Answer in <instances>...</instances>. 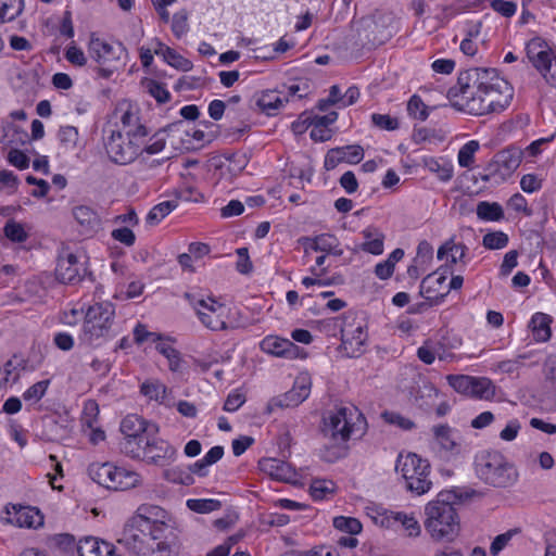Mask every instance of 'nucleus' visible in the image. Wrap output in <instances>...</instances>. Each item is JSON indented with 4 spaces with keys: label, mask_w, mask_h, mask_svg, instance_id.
Returning <instances> with one entry per match:
<instances>
[{
    "label": "nucleus",
    "mask_w": 556,
    "mask_h": 556,
    "mask_svg": "<svg viewBox=\"0 0 556 556\" xmlns=\"http://www.w3.org/2000/svg\"><path fill=\"white\" fill-rule=\"evenodd\" d=\"M450 94L456 109L481 116L506 110L514 98V88L496 70L476 67L459 74Z\"/></svg>",
    "instance_id": "obj_1"
},
{
    "label": "nucleus",
    "mask_w": 556,
    "mask_h": 556,
    "mask_svg": "<svg viewBox=\"0 0 556 556\" xmlns=\"http://www.w3.org/2000/svg\"><path fill=\"white\" fill-rule=\"evenodd\" d=\"M148 136L138 110L129 103H121L113 113V127L103 139L105 154L116 165L131 164L142 153Z\"/></svg>",
    "instance_id": "obj_2"
},
{
    "label": "nucleus",
    "mask_w": 556,
    "mask_h": 556,
    "mask_svg": "<svg viewBox=\"0 0 556 556\" xmlns=\"http://www.w3.org/2000/svg\"><path fill=\"white\" fill-rule=\"evenodd\" d=\"M366 421L355 406H340L330 410L323 420L321 432L329 446H325L323 457L334 462L342 457L346 450V442L365 432Z\"/></svg>",
    "instance_id": "obj_3"
},
{
    "label": "nucleus",
    "mask_w": 556,
    "mask_h": 556,
    "mask_svg": "<svg viewBox=\"0 0 556 556\" xmlns=\"http://www.w3.org/2000/svg\"><path fill=\"white\" fill-rule=\"evenodd\" d=\"M119 332L115 305L110 301H100L86 306L77 338L79 345L88 349H99Z\"/></svg>",
    "instance_id": "obj_4"
},
{
    "label": "nucleus",
    "mask_w": 556,
    "mask_h": 556,
    "mask_svg": "<svg viewBox=\"0 0 556 556\" xmlns=\"http://www.w3.org/2000/svg\"><path fill=\"white\" fill-rule=\"evenodd\" d=\"M453 491H441L425 506L424 526L429 536L437 542H453L460 530L458 514L453 506Z\"/></svg>",
    "instance_id": "obj_5"
},
{
    "label": "nucleus",
    "mask_w": 556,
    "mask_h": 556,
    "mask_svg": "<svg viewBox=\"0 0 556 556\" xmlns=\"http://www.w3.org/2000/svg\"><path fill=\"white\" fill-rule=\"evenodd\" d=\"M89 56L99 65V75L109 78L124 67L127 60V50L119 41L108 39L97 33H91L87 42Z\"/></svg>",
    "instance_id": "obj_6"
},
{
    "label": "nucleus",
    "mask_w": 556,
    "mask_h": 556,
    "mask_svg": "<svg viewBox=\"0 0 556 556\" xmlns=\"http://www.w3.org/2000/svg\"><path fill=\"white\" fill-rule=\"evenodd\" d=\"M118 543L137 556H173L174 547L166 541H161L159 534H152L147 529L135 526L134 520L126 525Z\"/></svg>",
    "instance_id": "obj_7"
},
{
    "label": "nucleus",
    "mask_w": 556,
    "mask_h": 556,
    "mask_svg": "<svg viewBox=\"0 0 556 556\" xmlns=\"http://www.w3.org/2000/svg\"><path fill=\"white\" fill-rule=\"evenodd\" d=\"M478 477L495 488H508L516 483L518 471L507 458L498 452H483L476 458Z\"/></svg>",
    "instance_id": "obj_8"
},
{
    "label": "nucleus",
    "mask_w": 556,
    "mask_h": 556,
    "mask_svg": "<svg viewBox=\"0 0 556 556\" xmlns=\"http://www.w3.org/2000/svg\"><path fill=\"white\" fill-rule=\"evenodd\" d=\"M200 323L212 331H223L236 327L232 309L212 296L186 294Z\"/></svg>",
    "instance_id": "obj_9"
},
{
    "label": "nucleus",
    "mask_w": 556,
    "mask_h": 556,
    "mask_svg": "<svg viewBox=\"0 0 556 556\" xmlns=\"http://www.w3.org/2000/svg\"><path fill=\"white\" fill-rule=\"evenodd\" d=\"M324 327L333 331L340 330V352L343 356L357 357L365 352L368 333L364 320L352 315H345L342 318L338 317L326 320Z\"/></svg>",
    "instance_id": "obj_10"
},
{
    "label": "nucleus",
    "mask_w": 556,
    "mask_h": 556,
    "mask_svg": "<svg viewBox=\"0 0 556 556\" xmlns=\"http://www.w3.org/2000/svg\"><path fill=\"white\" fill-rule=\"evenodd\" d=\"M395 470L405 481L406 489L417 495L428 493L432 488L430 464L415 453L400 454Z\"/></svg>",
    "instance_id": "obj_11"
},
{
    "label": "nucleus",
    "mask_w": 556,
    "mask_h": 556,
    "mask_svg": "<svg viewBox=\"0 0 556 556\" xmlns=\"http://www.w3.org/2000/svg\"><path fill=\"white\" fill-rule=\"evenodd\" d=\"M88 473L98 484L115 491L130 490L140 486L142 483V477L139 472L113 463L91 464Z\"/></svg>",
    "instance_id": "obj_12"
},
{
    "label": "nucleus",
    "mask_w": 556,
    "mask_h": 556,
    "mask_svg": "<svg viewBox=\"0 0 556 556\" xmlns=\"http://www.w3.org/2000/svg\"><path fill=\"white\" fill-rule=\"evenodd\" d=\"M531 64L540 72L547 84L556 86V50L542 37H533L526 45Z\"/></svg>",
    "instance_id": "obj_13"
},
{
    "label": "nucleus",
    "mask_w": 556,
    "mask_h": 556,
    "mask_svg": "<svg viewBox=\"0 0 556 556\" xmlns=\"http://www.w3.org/2000/svg\"><path fill=\"white\" fill-rule=\"evenodd\" d=\"M374 520L380 527L401 531L409 539H417L421 535V525L415 511L380 508L376 510Z\"/></svg>",
    "instance_id": "obj_14"
},
{
    "label": "nucleus",
    "mask_w": 556,
    "mask_h": 556,
    "mask_svg": "<svg viewBox=\"0 0 556 556\" xmlns=\"http://www.w3.org/2000/svg\"><path fill=\"white\" fill-rule=\"evenodd\" d=\"M311 388V377L307 374H300L295 378L291 390L283 394L274 396L267 402L265 413L271 415L281 409L299 406L309 396Z\"/></svg>",
    "instance_id": "obj_15"
},
{
    "label": "nucleus",
    "mask_w": 556,
    "mask_h": 556,
    "mask_svg": "<svg viewBox=\"0 0 556 556\" xmlns=\"http://www.w3.org/2000/svg\"><path fill=\"white\" fill-rule=\"evenodd\" d=\"M1 520L11 526L27 529H36L43 525V516L37 508L20 504L5 505Z\"/></svg>",
    "instance_id": "obj_16"
},
{
    "label": "nucleus",
    "mask_w": 556,
    "mask_h": 556,
    "mask_svg": "<svg viewBox=\"0 0 556 556\" xmlns=\"http://www.w3.org/2000/svg\"><path fill=\"white\" fill-rule=\"evenodd\" d=\"M261 350L269 355L286 359L305 358L303 349L295 345L287 338L276 334H268L260 342Z\"/></svg>",
    "instance_id": "obj_17"
},
{
    "label": "nucleus",
    "mask_w": 556,
    "mask_h": 556,
    "mask_svg": "<svg viewBox=\"0 0 556 556\" xmlns=\"http://www.w3.org/2000/svg\"><path fill=\"white\" fill-rule=\"evenodd\" d=\"M166 511L152 504L140 505L131 518L135 526L147 529L152 534H159L161 536L165 529Z\"/></svg>",
    "instance_id": "obj_18"
},
{
    "label": "nucleus",
    "mask_w": 556,
    "mask_h": 556,
    "mask_svg": "<svg viewBox=\"0 0 556 556\" xmlns=\"http://www.w3.org/2000/svg\"><path fill=\"white\" fill-rule=\"evenodd\" d=\"M434 443L448 456L462 453V441L459 433L447 425L432 427Z\"/></svg>",
    "instance_id": "obj_19"
},
{
    "label": "nucleus",
    "mask_w": 556,
    "mask_h": 556,
    "mask_svg": "<svg viewBox=\"0 0 556 556\" xmlns=\"http://www.w3.org/2000/svg\"><path fill=\"white\" fill-rule=\"evenodd\" d=\"M176 448L167 441L161 439H151L142 460L148 464L166 466L175 459Z\"/></svg>",
    "instance_id": "obj_20"
},
{
    "label": "nucleus",
    "mask_w": 556,
    "mask_h": 556,
    "mask_svg": "<svg viewBox=\"0 0 556 556\" xmlns=\"http://www.w3.org/2000/svg\"><path fill=\"white\" fill-rule=\"evenodd\" d=\"M362 241L355 245V251H362L375 256L384 251V232L377 226L369 225L359 232Z\"/></svg>",
    "instance_id": "obj_21"
},
{
    "label": "nucleus",
    "mask_w": 556,
    "mask_h": 556,
    "mask_svg": "<svg viewBox=\"0 0 556 556\" xmlns=\"http://www.w3.org/2000/svg\"><path fill=\"white\" fill-rule=\"evenodd\" d=\"M468 248L460 242H455L453 239L444 242L438 250V258L445 261L446 265H460L465 267L468 263L467 258Z\"/></svg>",
    "instance_id": "obj_22"
},
{
    "label": "nucleus",
    "mask_w": 556,
    "mask_h": 556,
    "mask_svg": "<svg viewBox=\"0 0 556 556\" xmlns=\"http://www.w3.org/2000/svg\"><path fill=\"white\" fill-rule=\"evenodd\" d=\"M261 471L278 481H291L295 477L292 467L278 458L265 457L258 462Z\"/></svg>",
    "instance_id": "obj_23"
},
{
    "label": "nucleus",
    "mask_w": 556,
    "mask_h": 556,
    "mask_svg": "<svg viewBox=\"0 0 556 556\" xmlns=\"http://www.w3.org/2000/svg\"><path fill=\"white\" fill-rule=\"evenodd\" d=\"M140 392L150 401H155L166 407H173L175 401L172 391L160 380H147L140 386Z\"/></svg>",
    "instance_id": "obj_24"
},
{
    "label": "nucleus",
    "mask_w": 556,
    "mask_h": 556,
    "mask_svg": "<svg viewBox=\"0 0 556 556\" xmlns=\"http://www.w3.org/2000/svg\"><path fill=\"white\" fill-rule=\"evenodd\" d=\"M80 269L78 256L70 252L59 258L55 275L61 282L71 283L79 277Z\"/></svg>",
    "instance_id": "obj_25"
},
{
    "label": "nucleus",
    "mask_w": 556,
    "mask_h": 556,
    "mask_svg": "<svg viewBox=\"0 0 556 556\" xmlns=\"http://www.w3.org/2000/svg\"><path fill=\"white\" fill-rule=\"evenodd\" d=\"M153 52L163 59L164 62H166L169 66L181 71V72H189L192 70V62L188 60L187 58L180 55L177 53L174 49L169 48L168 46L164 45L161 41H155V47Z\"/></svg>",
    "instance_id": "obj_26"
},
{
    "label": "nucleus",
    "mask_w": 556,
    "mask_h": 556,
    "mask_svg": "<svg viewBox=\"0 0 556 556\" xmlns=\"http://www.w3.org/2000/svg\"><path fill=\"white\" fill-rule=\"evenodd\" d=\"M308 249L334 256H342L344 251L339 239L331 233H320L309 240Z\"/></svg>",
    "instance_id": "obj_27"
},
{
    "label": "nucleus",
    "mask_w": 556,
    "mask_h": 556,
    "mask_svg": "<svg viewBox=\"0 0 556 556\" xmlns=\"http://www.w3.org/2000/svg\"><path fill=\"white\" fill-rule=\"evenodd\" d=\"M552 317L545 313L538 312L532 315L529 321V328L532 331L535 342H546L551 339Z\"/></svg>",
    "instance_id": "obj_28"
},
{
    "label": "nucleus",
    "mask_w": 556,
    "mask_h": 556,
    "mask_svg": "<svg viewBox=\"0 0 556 556\" xmlns=\"http://www.w3.org/2000/svg\"><path fill=\"white\" fill-rule=\"evenodd\" d=\"M73 216L84 233L94 232L100 226L97 212L87 205L75 206L73 208Z\"/></svg>",
    "instance_id": "obj_29"
},
{
    "label": "nucleus",
    "mask_w": 556,
    "mask_h": 556,
    "mask_svg": "<svg viewBox=\"0 0 556 556\" xmlns=\"http://www.w3.org/2000/svg\"><path fill=\"white\" fill-rule=\"evenodd\" d=\"M113 552V545L98 538L89 536L79 541V556H108Z\"/></svg>",
    "instance_id": "obj_30"
},
{
    "label": "nucleus",
    "mask_w": 556,
    "mask_h": 556,
    "mask_svg": "<svg viewBox=\"0 0 556 556\" xmlns=\"http://www.w3.org/2000/svg\"><path fill=\"white\" fill-rule=\"evenodd\" d=\"M424 166L427 170L435 174L442 181H448L454 175L453 163L443 157L427 156L422 160Z\"/></svg>",
    "instance_id": "obj_31"
},
{
    "label": "nucleus",
    "mask_w": 556,
    "mask_h": 556,
    "mask_svg": "<svg viewBox=\"0 0 556 556\" xmlns=\"http://www.w3.org/2000/svg\"><path fill=\"white\" fill-rule=\"evenodd\" d=\"M60 149L64 152H74L83 149L80 144L79 131L71 125L61 126L56 134Z\"/></svg>",
    "instance_id": "obj_32"
},
{
    "label": "nucleus",
    "mask_w": 556,
    "mask_h": 556,
    "mask_svg": "<svg viewBox=\"0 0 556 556\" xmlns=\"http://www.w3.org/2000/svg\"><path fill=\"white\" fill-rule=\"evenodd\" d=\"M156 351L168 361V368L173 372L181 370L182 359L180 353L174 348L169 338H162L155 344Z\"/></svg>",
    "instance_id": "obj_33"
},
{
    "label": "nucleus",
    "mask_w": 556,
    "mask_h": 556,
    "mask_svg": "<svg viewBox=\"0 0 556 556\" xmlns=\"http://www.w3.org/2000/svg\"><path fill=\"white\" fill-rule=\"evenodd\" d=\"M22 370V363L15 357L0 366V389H8L14 386L20 380Z\"/></svg>",
    "instance_id": "obj_34"
},
{
    "label": "nucleus",
    "mask_w": 556,
    "mask_h": 556,
    "mask_svg": "<svg viewBox=\"0 0 556 556\" xmlns=\"http://www.w3.org/2000/svg\"><path fill=\"white\" fill-rule=\"evenodd\" d=\"M287 101L288 98L283 96L280 91L266 90L263 91L258 97L257 105L266 114L271 115L279 109H281Z\"/></svg>",
    "instance_id": "obj_35"
},
{
    "label": "nucleus",
    "mask_w": 556,
    "mask_h": 556,
    "mask_svg": "<svg viewBox=\"0 0 556 556\" xmlns=\"http://www.w3.org/2000/svg\"><path fill=\"white\" fill-rule=\"evenodd\" d=\"M151 439L147 433L139 435L128 437L124 439L122 444L123 452L131 458L142 459L146 446L149 445Z\"/></svg>",
    "instance_id": "obj_36"
},
{
    "label": "nucleus",
    "mask_w": 556,
    "mask_h": 556,
    "mask_svg": "<svg viewBox=\"0 0 556 556\" xmlns=\"http://www.w3.org/2000/svg\"><path fill=\"white\" fill-rule=\"evenodd\" d=\"M177 206L178 201L175 199L162 201L149 211L146 220L149 225L155 226L169 215Z\"/></svg>",
    "instance_id": "obj_37"
},
{
    "label": "nucleus",
    "mask_w": 556,
    "mask_h": 556,
    "mask_svg": "<svg viewBox=\"0 0 556 556\" xmlns=\"http://www.w3.org/2000/svg\"><path fill=\"white\" fill-rule=\"evenodd\" d=\"M29 230L30 227L15 219H9L3 227L5 238L14 243L25 242L29 237Z\"/></svg>",
    "instance_id": "obj_38"
},
{
    "label": "nucleus",
    "mask_w": 556,
    "mask_h": 556,
    "mask_svg": "<svg viewBox=\"0 0 556 556\" xmlns=\"http://www.w3.org/2000/svg\"><path fill=\"white\" fill-rule=\"evenodd\" d=\"M495 394L492 381L484 377H473L469 396L478 400H490Z\"/></svg>",
    "instance_id": "obj_39"
},
{
    "label": "nucleus",
    "mask_w": 556,
    "mask_h": 556,
    "mask_svg": "<svg viewBox=\"0 0 556 556\" xmlns=\"http://www.w3.org/2000/svg\"><path fill=\"white\" fill-rule=\"evenodd\" d=\"M477 216L484 222H498L504 218V212L498 203L482 201L477 205Z\"/></svg>",
    "instance_id": "obj_40"
},
{
    "label": "nucleus",
    "mask_w": 556,
    "mask_h": 556,
    "mask_svg": "<svg viewBox=\"0 0 556 556\" xmlns=\"http://www.w3.org/2000/svg\"><path fill=\"white\" fill-rule=\"evenodd\" d=\"M439 397V390L431 382L424 381L421 386L418 387L416 393V401L418 402L420 407H431L435 404V401Z\"/></svg>",
    "instance_id": "obj_41"
},
{
    "label": "nucleus",
    "mask_w": 556,
    "mask_h": 556,
    "mask_svg": "<svg viewBox=\"0 0 556 556\" xmlns=\"http://www.w3.org/2000/svg\"><path fill=\"white\" fill-rule=\"evenodd\" d=\"M49 386V379L38 381L23 392L22 399L29 406L36 405L46 395Z\"/></svg>",
    "instance_id": "obj_42"
},
{
    "label": "nucleus",
    "mask_w": 556,
    "mask_h": 556,
    "mask_svg": "<svg viewBox=\"0 0 556 556\" xmlns=\"http://www.w3.org/2000/svg\"><path fill=\"white\" fill-rule=\"evenodd\" d=\"M332 525L338 531L348 533L350 535L359 534L363 530L362 522L357 518H354V517H348V516L334 517Z\"/></svg>",
    "instance_id": "obj_43"
},
{
    "label": "nucleus",
    "mask_w": 556,
    "mask_h": 556,
    "mask_svg": "<svg viewBox=\"0 0 556 556\" xmlns=\"http://www.w3.org/2000/svg\"><path fill=\"white\" fill-rule=\"evenodd\" d=\"M480 149V143L477 140L466 142L458 151L457 162L460 167L471 168L475 163V154Z\"/></svg>",
    "instance_id": "obj_44"
},
{
    "label": "nucleus",
    "mask_w": 556,
    "mask_h": 556,
    "mask_svg": "<svg viewBox=\"0 0 556 556\" xmlns=\"http://www.w3.org/2000/svg\"><path fill=\"white\" fill-rule=\"evenodd\" d=\"M520 532L519 528H513L496 535L490 545V554L492 556H497L503 549L510 545L511 541L518 536Z\"/></svg>",
    "instance_id": "obj_45"
},
{
    "label": "nucleus",
    "mask_w": 556,
    "mask_h": 556,
    "mask_svg": "<svg viewBox=\"0 0 556 556\" xmlns=\"http://www.w3.org/2000/svg\"><path fill=\"white\" fill-rule=\"evenodd\" d=\"M187 507L198 514H210L220 508L222 503L215 498H189Z\"/></svg>",
    "instance_id": "obj_46"
},
{
    "label": "nucleus",
    "mask_w": 556,
    "mask_h": 556,
    "mask_svg": "<svg viewBox=\"0 0 556 556\" xmlns=\"http://www.w3.org/2000/svg\"><path fill=\"white\" fill-rule=\"evenodd\" d=\"M334 491V483L331 480L315 479L312 481L309 492L315 501L328 498Z\"/></svg>",
    "instance_id": "obj_47"
},
{
    "label": "nucleus",
    "mask_w": 556,
    "mask_h": 556,
    "mask_svg": "<svg viewBox=\"0 0 556 556\" xmlns=\"http://www.w3.org/2000/svg\"><path fill=\"white\" fill-rule=\"evenodd\" d=\"M121 431L125 438L146 433L144 421L137 415H128L122 420Z\"/></svg>",
    "instance_id": "obj_48"
},
{
    "label": "nucleus",
    "mask_w": 556,
    "mask_h": 556,
    "mask_svg": "<svg viewBox=\"0 0 556 556\" xmlns=\"http://www.w3.org/2000/svg\"><path fill=\"white\" fill-rule=\"evenodd\" d=\"M22 10L23 0H0V22L12 21Z\"/></svg>",
    "instance_id": "obj_49"
},
{
    "label": "nucleus",
    "mask_w": 556,
    "mask_h": 556,
    "mask_svg": "<svg viewBox=\"0 0 556 556\" xmlns=\"http://www.w3.org/2000/svg\"><path fill=\"white\" fill-rule=\"evenodd\" d=\"M472 379V376L467 375H448L446 377L448 384L457 393L464 394L466 396H469Z\"/></svg>",
    "instance_id": "obj_50"
},
{
    "label": "nucleus",
    "mask_w": 556,
    "mask_h": 556,
    "mask_svg": "<svg viewBox=\"0 0 556 556\" xmlns=\"http://www.w3.org/2000/svg\"><path fill=\"white\" fill-rule=\"evenodd\" d=\"M99 406L96 401L85 402L81 415V429L98 425Z\"/></svg>",
    "instance_id": "obj_51"
},
{
    "label": "nucleus",
    "mask_w": 556,
    "mask_h": 556,
    "mask_svg": "<svg viewBox=\"0 0 556 556\" xmlns=\"http://www.w3.org/2000/svg\"><path fill=\"white\" fill-rule=\"evenodd\" d=\"M408 114L419 121H426L429 116L428 108L417 94L410 97L407 103Z\"/></svg>",
    "instance_id": "obj_52"
},
{
    "label": "nucleus",
    "mask_w": 556,
    "mask_h": 556,
    "mask_svg": "<svg viewBox=\"0 0 556 556\" xmlns=\"http://www.w3.org/2000/svg\"><path fill=\"white\" fill-rule=\"evenodd\" d=\"M508 236L503 231H493L484 235L482 243L489 250L504 249L508 244Z\"/></svg>",
    "instance_id": "obj_53"
},
{
    "label": "nucleus",
    "mask_w": 556,
    "mask_h": 556,
    "mask_svg": "<svg viewBox=\"0 0 556 556\" xmlns=\"http://www.w3.org/2000/svg\"><path fill=\"white\" fill-rule=\"evenodd\" d=\"M437 354H439V342L432 340L426 341L417 350L418 358L427 365H430L434 362Z\"/></svg>",
    "instance_id": "obj_54"
},
{
    "label": "nucleus",
    "mask_w": 556,
    "mask_h": 556,
    "mask_svg": "<svg viewBox=\"0 0 556 556\" xmlns=\"http://www.w3.org/2000/svg\"><path fill=\"white\" fill-rule=\"evenodd\" d=\"M132 334L134 341L137 344H142L146 341H151L156 344L157 341L162 338L161 333L149 331L147 326L140 323L135 326Z\"/></svg>",
    "instance_id": "obj_55"
},
{
    "label": "nucleus",
    "mask_w": 556,
    "mask_h": 556,
    "mask_svg": "<svg viewBox=\"0 0 556 556\" xmlns=\"http://www.w3.org/2000/svg\"><path fill=\"white\" fill-rule=\"evenodd\" d=\"M338 118V114L336 112H330L326 115H317L314 113H308L303 118L304 123H307L308 126H319L321 128H328L329 125L333 124Z\"/></svg>",
    "instance_id": "obj_56"
},
{
    "label": "nucleus",
    "mask_w": 556,
    "mask_h": 556,
    "mask_svg": "<svg viewBox=\"0 0 556 556\" xmlns=\"http://www.w3.org/2000/svg\"><path fill=\"white\" fill-rule=\"evenodd\" d=\"M65 59L74 66L83 67L87 64V56L85 52L75 43L67 46L65 50Z\"/></svg>",
    "instance_id": "obj_57"
},
{
    "label": "nucleus",
    "mask_w": 556,
    "mask_h": 556,
    "mask_svg": "<svg viewBox=\"0 0 556 556\" xmlns=\"http://www.w3.org/2000/svg\"><path fill=\"white\" fill-rule=\"evenodd\" d=\"M493 11L504 17H511L517 12V3L507 0H488Z\"/></svg>",
    "instance_id": "obj_58"
},
{
    "label": "nucleus",
    "mask_w": 556,
    "mask_h": 556,
    "mask_svg": "<svg viewBox=\"0 0 556 556\" xmlns=\"http://www.w3.org/2000/svg\"><path fill=\"white\" fill-rule=\"evenodd\" d=\"M189 30L188 16L185 11L174 14L172 18V31L177 38H181Z\"/></svg>",
    "instance_id": "obj_59"
},
{
    "label": "nucleus",
    "mask_w": 556,
    "mask_h": 556,
    "mask_svg": "<svg viewBox=\"0 0 556 556\" xmlns=\"http://www.w3.org/2000/svg\"><path fill=\"white\" fill-rule=\"evenodd\" d=\"M372 124L382 130H395L399 127V121L388 114H371Z\"/></svg>",
    "instance_id": "obj_60"
},
{
    "label": "nucleus",
    "mask_w": 556,
    "mask_h": 556,
    "mask_svg": "<svg viewBox=\"0 0 556 556\" xmlns=\"http://www.w3.org/2000/svg\"><path fill=\"white\" fill-rule=\"evenodd\" d=\"M148 92L160 103H164L169 100L170 93L166 87L155 80H150L147 85Z\"/></svg>",
    "instance_id": "obj_61"
},
{
    "label": "nucleus",
    "mask_w": 556,
    "mask_h": 556,
    "mask_svg": "<svg viewBox=\"0 0 556 556\" xmlns=\"http://www.w3.org/2000/svg\"><path fill=\"white\" fill-rule=\"evenodd\" d=\"M165 148V139L160 134H155L154 136L146 137V141L143 143L142 152H147L148 154H157Z\"/></svg>",
    "instance_id": "obj_62"
},
{
    "label": "nucleus",
    "mask_w": 556,
    "mask_h": 556,
    "mask_svg": "<svg viewBox=\"0 0 556 556\" xmlns=\"http://www.w3.org/2000/svg\"><path fill=\"white\" fill-rule=\"evenodd\" d=\"M238 260L236 263V268L240 274L248 275L252 271L253 265L249 256V251L247 248H239L237 250Z\"/></svg>",
    "instance_id": "obj_63"
},
{
    "label": "nucleus",
    "mask_w": 556,
    "mask_h": 556,
    "mask_svg": "<svg viewBox=\"0 0 556 556\" xmlns=\"http://www.w3.org/2000/svg\"><path fill=\"white\" fill-rule=\"evenodd\" d=\"M339 150L343 152L345 163L356 164L364 157V150L361 146H346L339 148Z\"/></svg>",
    "instance_id": "obj_64"
}]
</instances>
